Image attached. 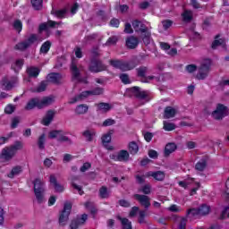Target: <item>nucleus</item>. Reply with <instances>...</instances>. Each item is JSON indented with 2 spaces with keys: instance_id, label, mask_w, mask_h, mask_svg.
Here are the masks:
<instances>
[{
  "instance_id": "nucleus-47",
  "label": "nucleus",
  "mask_w": 229,
  "mask_h": 229,
  "mask_svg": "<svg viewBox=\"0 0 229 229\" xmlns=\"http://www.w3.org/2000/svg\"><path fill=\"white\" fill-rule=\"evenodd\" d=\"M119 38H117V36L110 37L106 42V46H115Z\"/></svg>"
},
{
  "instance_id": "nucleus-41",
  "label": "nucleus",
  "mask_w": 229,
  "mask_h": 229,
  "mask_svg": "<svg viewBox=\"0 0 229 229\" xmlns=\"http://www.w3.org/2000/svg\"><path fill=\"white\" fill-rule=\"evenodd\" d=\"M136 71L140 78H146V73L148 72V67L140 66V68L136 69Z\"/></svg>"
},
{
  "instance_id": "nucleus-8",
  "label": "nucleus",
  "mask_w": 229,
  "mask_h": 229,
  "mask_svg": "<svg viewBox=\"0 0 229 229\" xmlns=\"http://www.w3.org/2000/svg\"><path fill=\"white\" fill-rule=\"evenodd\" d=\"M90 72H102V71H106V65L98 59H92L89 65Z\"/></svg>"
},
{
  "instance_id": "nucleus-5",
  "label": "nucleus",
  "mask_w": 229,
  "mask_h": 229,
  "mask_svg": "<svg viewBox=\"0 0 229 229\" xmlns=\"http://www.w3.org/2000/svg\"><path fill=\"white\" fill-rule=\"evenodd\" d=\"M210 67H212V60H204L196 75L197 80H206L208 77V72H210Z\"/></svg>"
},
{
  "instance_id": "nucleus-21",
  "label": "nucleus",
  "mask_w": 229,
  "mask_h": 229,
  "mask_svg": "<svg viewBox=\"0 0 229 229\" xmlns=\"http://www.w3.org/2000/svg\"><path fill=\"white\" fill-rule=\"evenodd\" d=\"M118 162H128L130 160V152L128 150H120L115 157Z\"/></svg>"
},
{
  "instance_id": "nucleus-52",
  "label": "nucleus",
  "mask_w": 229,
  "mask_h": 229,
  "mask_svg": "<svg viewBox=\"0 0 229 229\" xmlns=\"http://www.w3.org/2000/svg\"><path fill=\"white\" fill-rule=\"evenodd\" d=\"M58 142H69L70 144H72V140L69 139V137L63 135L62 132L59 134V138H57Z\"/></svg>"
},
{
  "instance_id": "nucleus-53",
  "label": "nucleus",
  "mask_w": 229,
  "mask_h": 229,
  "mask_svg": "<svg viewBox=\"0 0 229 229\" xmlns=\"http://www.w3.org/2000/svg\"><path fill=\"white\" fill-rule=\"evenodd\" d=\"M13 28L18 33H21V31H22V21H21V20H16L13 23Z\"/></svg>"
},
{
  "instance_id": "nucleus-57",
  "label": "nucleus",
  "mask_w": 229,
  "mask_h": 229,
  "mask_svg": "<svg viewBox=\"0 0 229 229\" xmlns=\"http://www.w3.org/2000/svg\"><path fill=\"white\" fill-rule=\"evenodd\" d=\"M65 13H67V10L65 9L58 10L55 12V17H58L59 19H64V17H65Z\"/></svg>"
},
{
  "instance_id": "nucleus-39",
  "label": "nucleus",
  "mask_w": 229,
  "mask_h": 229,
  "mask_svg": "<svg viewBox=\"0 0 229 229\" xmlns=\"http://www.w3.org/2000/svg\"><path fill=\"white\" fill-rule=\"evenodd\" d=\"M110 142H112V135L110 133L104 134L102 136L103 146H105V148H106V146H108V144H110Z\"/></svg>"
},
{
  "instance_id": "nucleus-16",
  "label": "nucleus",
  "mask_w": 229,
  "mask_h": 229,
  "mask_svg": "<svg viewBox=\"0 0 229 229\" xmlns=\"http://www.w3.org/2000/svg\"><path fill=\"white\" fill-rule=\"evenodd\" d=\"M132 27L135 30V31H140V33H146L149 31V29H148V26H146V24L142 23V21L139 20H134L132 21Z\"/></svg>"
},
{
  "instance_id": "nucleus-51",
  "label": "nucleus",
  "mask_w": 229,
  "mask_h": 229,
  "mask_svg": "<svg viewBox=\"0 0 229 229\" xmlns=\"http://www.w3.org/2000/svg\"><path fill=\"white\" fill-rule=\"evenodd\" d=\"M139 192H143V194H151V185L149 184H145L143 187H141L139 190Z\"/></svg>"
},
{
  "instance_id": "nucleus-64",
  "label": "nucleus",
  "mask_w": 229,
  "mask_h": 229,
  "mask_svg": "<svg viewBox=\"0 0 229 229\" xmlns=\"http://www.w3.org/2000/svg\"><path fill=\"white\" fill-rule=\"evenodd\" d=\"M137 212H139V207H132L129 213V217H135V216H137Z\"/></svg>"
},
{
  "instance_id": "nucleus-33",
  "label": "nucleus",
  "mask_w": 229,
  "mask_h": 229,
  "mask_svg": "<svg viewBox=\"0 0 229 229\" xmlns=\"http://www.w3.org/2000/svg\"><path fill=\"white\" fill-rule=\"evenodd\" d=\"M218 38H219V35H216L215 38V40L211 45L212 49H217L219 46H225V39L223 38L218 39Z\"/></svg>"
},
{
  "instance_id": "nucleus-24",
  "label": "nucleus",
  "mask_w": 229,
  "mask_h": 229,
  "mask_svg": "<svg viewBox=\"0 0 229 229\" xmlns=\"http://www.w3.org/2000/svg\"><path fill=\"white\" fill-rule=\"evenodd\" d=\"M148 176H152V178L157 182H164L165 178V173L163 171L148 172Z\"/></svg>"
},
{
  "instance_id": "nucleus-29",
  "label": "nucleus",
  "mask_w": 229,
  "mask_h": 229,
  "mask_svg": "<svg viewBox=\"0 0 229 229\" xmlns=\"http://www.w3.org/2000/svg\"><path fill=\"white\" fill-rule=\"evenodd\" d=\"M128 150L131 155H137L139 153V145L135 141H131L128 145Z\"/></svg>"
},
{
  "instance_id": "nucleus-11",
  "label": "nucleus",
  "mask_w": 229,
  "mask_h": 229,
  "mask_svg": "<svg viewBox=\"0 0 229 229\" xmlns=\"http://www.w3.org/2000/svg\"><path fill=\"white\" fill-rule=\"evenodd\" d=\"M129 90L130 93L134 95L138 99H148V96H149L148 91L140 90V88L137 86L131 88Z\"/></svg>"
},
{
  "instance_id": "nucleus-31",
  "label": "nucleus",
  "mask_w": 229,
  "mask_h": 229,
  "mask_svg": "<svg viewBox=\"0 0 229 229\" xmlns=\"http://www.w3.org/2000/svg\"><path fill=\"white\" fill-rule=\"evenodd\" d=\"M87 112H89V106H87V104L79 105L75 109V113L78 114L79 115L87 114Z\"/></svg>"
},
{
  "instance_id": "nucleus-23",
  "label": "nucleus",
  "mask_w": 229,
  "mask_h": 229,
  "mask_svg": "<svg viewBox=\"0 0 229 229\" xmlns=\"http://www.w3.org/2000/svg\"><path fill=\"white\" fill-rule=\"evenodd\" d=\"M48 81H51L52 83H55V85H60L62 83V79L64 78L62 74L60 73H50L47 76Z\"/></svg>"
},
{
  "instance_id": "nucleus-38",
  "label": "nucleus",
  "mask_w": 229,
  "mask_h": 229,
  "mask_svg": "<svg viewBox=\"0 0 229 229\" xmlns=\"http://www.w3.org/2000/svg\"><path fill=\"white\" fill-rule=\"evenodd\" d=\"M22 65H24V59L16 60L14 65H13V69L15 72H19L22 69Z\"/></svg>"
},
{
  "instance_id": "nucleus-44",
  "label": "nucleus",
  "mask_w": 229,
  "mask_h": 229,
  "mask_svg": "<svg viewBox=\"0 0 229 229\" xmlns=\"http://www.w3.org/2000/svg\"><path fill=\"white\" fill-rule=\"evenodd\" d=\"M30 3L34 9L42 10V3H44V0H30Z\"/></svg>"
},
{
  "instance_id": "nucleus-7",
  "label": "nucleus",
  "mask_w": 229,
  "mask_h": 229,
  "mask_svg": "<svg viewBox=\"0 0 229 229\" xmlns=\"http://www.w3.org/2000/svg\"><path fill=\"white\" fill-rule=\"evenodd\" d=\"M72 208V204H64V209L59 216V225H61V226H65L67 225V221H69V216L71 215Z\"/></svg>"
},
{
  "instance_id": "nucleus-19",
  "label": "nucleus",
  "mask_w": 229,
  "mask_h": 229,
  "mask_svg": "<svg viewBox=\"0 0 229 229\" xmlns=\"http://www.w3.org/2000/svg\"><path fill=\"white\" fill-rule=\"evenodd\" d=\"M90 95V90L82 91L81 94L75 96L72 100L70 101L71 105H74V103H77V101H83V99H87Z\"/></svg>"
},
{
  "instance_id": "nucleus-2",
  "label": "nucleus",
  "mask_w": 229,
  "mask_h": 229,
  "mask_svg": "<svg viewBox=\"0 0 229 229\" xmlns=\"http://www.w3.org/2000/svg\"><path fill=\"white\" fill-rule=\"evenodd\" d=\"M22 149V142L15 141L14 144L5 147L2 149L0 154V161L1 162H10L15 155H17V151Z\"/></svg>"
},
{
  "instance_id": "nucleus-3",
  "label": "nucleus",
  "mask_w": 229,
  "mask_h": 229,
  "mask_svg": "<svg viewBox=\"0 0 229 229\" xmlns=\"http://www.w3.org/2000/svg\"><path fill=\"white\" fill-rule=\"evenodd\" d=\"M34 196L38 205L46 203V182L40 178H37L33 181Z\"/></svg>"
},
{
  "instance_id": "nucleus-62",
  "label": "nucleus",
  "mask_w": 229,
  "mask_h": 229,
  "mask_svg": "<svg viewBox=\"0 0 229 229\" xmlns=\"http://www.w3.org/2000/svg\"><path fill=\"white\" fill-rule=\"evenodd\" d=\"M115 124V120L108 118L103 122L102 126H114Z\"/></svg>"
},
{
  "instance_id": "nucleus-43",
  "label": "nucleus",
  "mask_w": 229,
  "mask_h": 229,
  "mask_svg": "<svg viewBox=\"0 0 229 229\" xmlns=\"http://www.w3.org/2000/svg\"><path fill=\"white\" fill-rule=\"evenodd\" d=\"M99 196L103 199H105L108 198V196H110V194L108 193V189L106 186H102L99 189Z\"/></svg>"
},
{
  "instance_id": "nucleus-58",
  "label": "nucleus",
  "mask_w": 229,
  "mask_h": 229,
  "mask_svg": "<svg viewBox=\"0 0 229 229\" xmlns=\"http://www.w3.org/2000/svg\"><path fill=\"white\" fill-rule=\"evenodd\" d=\"M186 71L190 74H192V72H196V71H198V66L196 64H189L186 66Z\"/></svg>"
},
{
  "instance_id": "nucleus-35",
  "label": "nucleus",
  "mask_w": 229,
  "mask_h": 229,
  "mask_svg": "<svg viewBox=\"0 0 229 229\" xmlns=\"http://www.w3.org/2000/svg\"><path fill=\"white\" fill-rule=\"evenodd\" d=\"M90 96H103L105 94V89L101 87H96L89 90Z\"/></svg>"
},
{
  "instance_id": "nucleus-4",
  "label": "nucleus",
  "mask_w": 229,
  "mask_h": 229,
  "mask_svg": "<svg viewBox=\"0 0 229 229\" xmlns=\"http://www.w3.org/2000/svg\"><path fill=\"white\" fill-rule=\"evenodd\" d=\"M37 42H38V36L37 34H30V37L16 44L14 49L16 51H26V49L31 47Z\"/></svg>"
},
{
  "instance_id": "nucleus-10",
  "label": "nucleus",
  "mask_w": 229,
  "mask_h": 229,
  "mask_svg": "<svg viewBox=\"0 0 229 229\" xmlns=\"http://www.w3.org/2000/svg\"><path fill=\"white\" fill-rule=\"evenodd\" d=\"M70 70L72 72V81L74 83L81 82V73L80 72V68H78L76 63L72 62Z\"/></svg>"
},
{
  "instance_id": "nucleus-54",
  "label": "nucleus",
  "mask_w": 229,
  "mask_h": 229,
  "mask_svg": "<svg viewBox=\"0 0 229 229\" xmlns=\"http://www.w3.org/2000/svg\"><path fill=\"white\" fill-rule=\"evenodd\" d=\"M47 89V81H42L36 89V92H44Z\"/></svg>"
},
{
  "instance_id": "nucleus-25",
  "label": "nucleus",
  "mask_w": 229,
  "mask_h": 229,
  "mask_svg": "<svg viewBox=\"0 0 229 229\" xmlns=\"http://www.w3.org/2000/svg\"><path fill=\"white\" fill-rule=\"evenodd\" d=\"M176 115V109L173 106H166L164 111V119H173Z\"/></svg>"
},
{
  "instance_id": "nucleus-9",
  "label": "nucleus",
  "mask_w": 229,
  "mask_h": 229,
  "mask_svg": "<svg viewBox=\"0 0 229 229\" xmlns=\"http://www.w3.org/2000/svg\"><path fill=\"white\" fill-rule=\"evenodd\" d=\"M133 198L136 201H139L141 207H144L146 210L151 207V199L148 195L134 194Z\"/></svg>"
},
{
  "instance_id": "nucleus-30",
  "label": "nucleus",
  "mask_w": 229,
  "mask_h": 229,
  "mask_svg": "<svg viewBox=\"0 0 229 229\" xmlns=\"http://www.w3.org/2000/svg\"><path fill=\"white\" fill-rule=\"evenodd\" d=\"M195 169L197 171L203 172L205 169H207V159L202 158L197 164L195 165Z\"/></svg>"
},
{
  "instance_id": "nucleus-15",
  "label": "nucleus",
  "mask_w": 229,
  "mask_h": 229,
  "mask_svg": "<svg viewBox=\"0 0 229 229\" xmlns=\"http://www.w3.org/2000/svg\"><path fill=\"white\" fill-rule=\"evenodd\" d=\"M55 115H56V111L55 110H48L47 111L45 116L42 119V124L44 126H49L53 120L55 119Z\"/></svg>"
},
{
  "instance_id": "nucleus-12",
  "label": "nucleus",
  "mask_w": 229,
  "mask_h": 229,
  "mask_svg": "<svg viewBox=\"0 0 229 229\" xmlns=\"http://www.w3.org/2000/svg\"><path fill=\"white\" fill-rule=\"evenodd\" d=\"M89 219V216L87 214L81 215V216H78L77 218L73 219L70 225L71 229H77L79 226H83L85 223Z\"/></svg>"
},
{
  "instance_id": "nucleus-1",
  "label": "nucleus",
  "mask_w": 229,
  "mask_h": 229,
  "mask_svg": "<svg viewBox=\"0 0 229 229\" xmlns=\"http://www.w3.org/2000/svg\"><path fill=\"white\" fill-rule=\"evenodd\" d=\"M55 102V98L52 97H45L42 99L38 98H31L28 101L25 106V110H33L34 108H38V110H42V108H46V106H49V105H53Z\"/></svg>"
},
{
  "instance_id": "nucleus-32",
  "label": "nucleus",
  "mask_w": 229,
  "mask_h": 229,
  "mask_svg": "<svg viewBox=\"0 0 229 229\" xmlns=\"http://www.w3.org/2000/svg\"><path fill=\"white\" fill-rule=\"evenodd\" d=\"M39 73H40V70H38V68L37 67H30L27 69V74L30 78H37V76H38Z\"/></svg>"
},
{
  "instance_id": "nucleus-61",
  "label": "nucleus",
  "mask_w": 229,
  "mask_h": 229,
  "mask_svg": "<svg viewBox=\"0 0 229 229\" xmlns=\"http://www.w3.org/2000/svg\"><path fill=\"white\" fill-rule=\"evenodd\" d=\"M124 33H127L128 35H131V33H133V29L131 28V23H125L124 26Z\"/></svg>"
},
{
  "instance_id": "nucleus-36",
  "label": "nucleus",
  "mask_w": 229,
  "mask_h": 229,
  "mask_svg": "<svg viewBox=\"0 0 229 229\" xmlns=\"http://www.w3.org/2000/svg\"><path fill=\"white\" fill-rule=\"evenodd\" d=\"M182 16L184 22H191L192 21V11L185 10Z\"/></svg>"
},
{
  "instance_id": "nucleus-60",
  "label": "nucleus",
  "mask_w": 229,
  "mask_h": 229,
  "mask_svg": "<svg viewBox=\"0 0 229 229\" xmlns=\"http://www.w3.org/2000/svg\"><path fill=\"white\" fill-rule=\"evenodd\" d=\"M72 187L73 189H75L76 191H78L80 196H83L84 191H83V190H82L83 188L81 186L76 184V182H72Z\"/></svg>"
},
{
  "instance_id": "nucleus-40",
  "label": "nucleus",
  "mask_w": 229,
  "mask_h": 229,
  "mask_svg": "<svg viewBox=\"0 0 229 229\" xmlns=\"http://www.w3.org/2000/svg\"><path fill=\"white\" fill-rule=\"evenodd\" d=\"M143 33H144L142 37L143 43L145 44V46H149V44L151 43V32L148 30Z\"/></svg>"
},
{
  "instance_id": "nucleus-42",
  "label": "nucleus",
  "mask_w": 229,
  "mask_h": 229,
  "mask_svg": "<svg viewBox=\"0 0 229 229\" xmlns=\"http://www.w3.org/2000/svg\"><path fill=\"white\" fill-rule=\"evenodd\" d=\"M163 124H164L163 129L165 131H173V130H176V125H174V123L164 122Z\"/></svg>"
},
{
  "instance_id": "nucleus-14",
  "label": "nucleus",
  "mask_w": 229,
  "mask_h": 229,
  "mask_svg": "<svg viewBox=\"0 0 229 229\" xmlns=\"http://www.w3.org/2000/svg\"><path fill=\"white\" fill-rule=\"evenodd\" d=\"M140 40L135 36H129L125 40V46L128 49H137Z\"/></svg>"
},
{
  "instance_id": "nucleus-20",
  "label": "nucleus",
  "mask_w": 229,
  "mask_h": 229,
  "mask_svg": "<svg viewBox=\"0 0 229 229\" xmlns=\"http://www.w3.org/2000/svg\"><path fill=\"white\" fill-rule=\"evenodd\" d=\"M95 106H97V112H100V114H106V112L112 110V106L108 103L101 102L95 104Z\"/></svg>"
},
{
  "instance_id": "nucleus-27",
  "label": "nucleus",
  "mask_w": 229,
  "mask_h": 229,
  "mask_svg": "<svg viewBox=\"0 0 229 229\" xmlns=\"http://www.w3.org/2000/svg\"><path fill=\"white\" fill-rule=\"evenodd\" d=\"M83 137H85L87 142H92L96 137V131L94 130H86L82 132Z\"/></svg>"
},
{
  "instance_id": "nucleus-22",
  "label": "nucleus",
  "mask_w": 229,
  "mask_h": 229,
  "mask_svg": "<svg viewBox=\"0 0 229 229\" xmlns=\"http://www.w3.org/2000/svg\"><path fill=\"white\" fill-rule=\"evenodd\" d=\"M116 219L120 221L122 229H133L131 225V221L126 217H122L121 216H116Z\"/></svg>"
},
{
  "instance_id": "nucleus-59",
  "label": "nucleus",
  "mask_w": 229,
  "mask_h": 229,
  "mask_svg": "<svg viewBox=\"0 0 229 229\" xmlns=\"http://www.w3.org/2000/svg\"><path fill=\"white\" fill-rule=\"evenodd\" d=\"M4 112H5V114H13L15 112V106L9 104L4 108Z\"/></svg>"
},
{
  "instance_id": "nucleus-37",
  "label": "nucleus",
  "mask_w": 229,
  "mask_h": 229,
  "mask_svg": "<svg viewBox=\"0 0 229 229\" xmlns=\"http://www.w3.org/2000/svg\"><path fill=\"white\" fill-rule=\"evenodd\" d=\"M199 212L200 216H208V214H210V206H208L206 204L201 205L199 208Z\"/></svg>"
},
{
  "instance_id": "nucleus-50",
  "label": "nucleus",
  "mask_w": 229,
  "mask_h": 229,
  "mask_svg": "<svg viewBox=\"0 0 229 229\" xmlns=\"http://www.w3.org/2000/svg\"><path fill=\"white\" fill-rule=\"evenodd\" d=\"M84 205L86 208H89V210H90L91 214H96L98 212V209L94 206V203L88 201Z\"/></svg>"
},
{
  "instance_id": "nucleus-34",
  "label": "nucleus",
  "mask_w": 229,
  "mask_h": 229,
  "mask_svg": "<svg viewBox=\"0 0 229 229\" xmlns=\"http://www.w3.org/2000/svg\"><path fill=\"white\" fill-rule=\"evenodd\" d=\"M49 49H51V41H46L42 44L39 53L47 55V53H49Z\"/></svg>"
},
{
  "instance_id": "nucleus-48",
  "label": "nucleus",
  "mask_w": 229,
  "mask_h": 229,
  "mask_svg": "<svg viewBox=\"0 0 229 229\" xmlns=\"http://www.w3.org/2000/svg\"><path fill=\"white\" fill-rule=\"evenodd\" d=\"M187 216H191V217H196V216H201L199 213V208L189 209L187 211Z\"/></svg>"
},
{
  "instance_id": "nucleus-49",
  "label": "nucleus",
  "mask_w": 229,
  "mask_h": 229,
  "mask_svg": "<svg viewBox=\"0 0 229 229\" xmlns=\"http://www.w3.org/2000/svg\"><path fill=\"white\" fill-rule=\"evenodd\" d=\"M63 133L62 130H55L49 132V139H58L60 134Z\"/></svg>"
},
{
  "instance_id": "nucleus-55",
  "label": "nucleus",
  "mask_w": 229,
  "mask_h": 229,
  "mask_svg": "<svg viewBox=\"0 0 229 229\" xmlns=\"http://www.w3.org/2000/svg\"><path fill=\"white\" fill-rule=\"evenodd\" d=\"M120 80L122 83H124V85H128V83H130V76L128 73L120 74Z\"/></svg>"
},
{
  "instance_id": "nucleus-18",
  "label": "nucleus",
  "mask_w": 229,
  "mask_h": 229,
  "mask_svg": "<svg viewBox=\"0 0 229 229\" xmlns=\"http://www.w3.org/2000/svg\"><path fill=\"white\" fill-rule=\"evenodd\" d=\"M49 182L51 185H53L55 192H64V185L58 183V181L56 180V176H55V174L50 175Z\"/></svg>"
},
{
  "instance_id": "nucleus-17",
  "label": "nucleus",
  "mask_w": 229,
  "mask_h": 229,
  "mask_svg": "<svg viewBox=\"0 0 229 229\" xmlns=\"http://www.w3.org/2000/svg\"><path fill=\"white\" fill-rule=\"evenodd\" d=\"M137 67V63L133 60L131 61H122L120 65V71H123V72L126 71H131Z\"/></svg>"
},
{
  "instance_id": "nucleus-6",
  "label": "nucleus",
  "mask_w": 229,
  "mask_h": 229,
  "mask_svg": "<svg viewBox=\"0 0 229 229\" xmlns=\"http://www.w3.org/2000/svg\"><path fill=\"white\" fill-rule=\"evenodd\" d=\"M211 115L216 121H221L228 115V107L223 104H217L216 109L212 112Z\"/></svg>"
},
{
  "instance_id": "nucleus-26",
  "label": "nucleus",
  "mask_w": 229,
  "mask_h": 229,
  "mask_svg": "<svg viewBox=\"0 0 229 229\" xmlns=\"http://www.w3.org/2000/svg\"><path fill=\"white\" fill-rule=\"evenodd\" d=\"M22 173V166L21 165H16L13 166L11 170V172L7 174L8 178L13 179L15 176H19Z\"/></svg>"
},
{
  "instance_id": "nucleus-56",
  "label": "nucleus",
  "mask_w": 229,
  "mask_h": 229,
  "mask_svg": "<svg viewBox=\"0 0 229 229\" xmlns=\"http://www.w3.org/2000/svg\"><path fill=\"white\" fill-rule=\"evenodd\" d=\"M123 61L121 60H110L109 64L112 65V67H114V69H121V64Z\"/></svg>"
},
{
  "instance_id": "nucleus-63",
  "label": "nucleus",
  "mask_w": 229,
  "mask_h": 229,
  "mask_svg": "<svg viewBox=\"0 0 229 229\" xmlns=\"http://www.w3.org/2000/svg\"><path fill=\"white\" fill-rule=\"evenodd\" d=\"M162 24H163L164 30H169V28L173 26V21L171 20L163 21Z\"/></svg>"
},
{
  "instance_id": "nucleus-28",
  "label": "nucleus",
  "mask_w": 229,
  "mask_h": 229,
  "mask_svg": "<svg viewBox=\"0 0 229 229\" xmlns=\"http://www.w3.org/2000/svg\"><path fill=\"white\" fill-rule=\"evenodd\" d=\"M176 144L175 143H167L165 147V157H169L171 153H174L176 151Z\"/></svg>"
},
{
  "instance_id": "nucleus-46",
  "label": "nucleus",
  "mask_w": 229,
  "mask_h": 229,
  "mask_svg": "<svg viewBox=\"0 0 229 229\" xmlns=\"http://www.w3.org/2000/svg\"><path fill=\"white\" fill-rule=\"evenodd\" d=\"M44 144H46V134H42L38 140V146L39 149H44V148H46Z\"/></svg>"
},
{
  "instance_id": "nucleus-13",
  "label": "nucleus",
  "mask_w": 229,
  "mask_h": 229,
  "mask_svg": "<svg viewBox=\"0 0 229 229\" xmlns=\"http://www.w3.org/2000/svg\"><path fill=\"white\" fill-rule=\"evenodd\" d=\"M17 81H19V79L16 76L12 77L11 79H3L2 86L4 87V90H12L13 87H15V83H17Z\"/></svg>"
},
{
  "instance_id": "nucleus-45",
  "label": "nucleus",
  "mask_w": 229,
  "mask_h": 229,
  "mask_svg": "<svg viewBox=\"0 0 229 229\" xmlns=\"http://www.w3.org/2000/svg\"><path fill=\"white\" fill-rule=\"evenodd\" d=\"M146 210H140L139 212V218H138V222L140 223V225H144V223H146Z\"/></svg>"
}]
</instances>
